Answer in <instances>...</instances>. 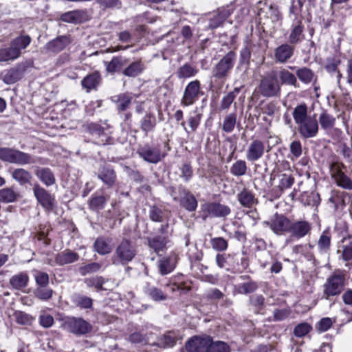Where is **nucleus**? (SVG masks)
<instances>
[{
    "label": "nucleus",
    "instance_id": "nucleus-54",
    "mask_svg": "<svg viewBox=\"0 0 352 352\" xmlns=\"http://www.w3.org/2000/svg\"><path fill=\"white\" fill-rule=\"evenodd\" d=\"M175 342L174 337L170 335H163L159 338L157 342H153L152 344L161 348H168L173 346Z\"/></svg>",
    "mask_w": 352,
    "mask_h": 352
},
{
    "label": "nucleus",
    "instance_id": "nucleus-11",
    "mask_svg": "<svg viewBox=\"0 0 352 352\" xmlns=\"http://www.w3.org/2000/svg\"><path fill=\"white\" fill-rule=\"evenodd\" d=\"M211 338L210 336H193L186 344L188 352H208Z\"/></svg>",
    "mask_w": 352,
    "mask_h": 352
},
{
    "label": "nucleus",
    "instance_id": "nucleus-21",
    "mask_svg": "<svg viewBox=\"0 0 352 352\" xmlns=\"http://www.w3.org/2000/svg\"><path fill=\"white\" fill-rule=\"evenodd\" d=\"M97 177L106 186L111 187L116 182V174L113 169L109 166H104L97 173Z\"/></svg>",
    "mask_w": 352,
    "mask_h": 352
},
{
    "label": "nucleus",
    "instance_id": "nucleus-9",
    "mask_svg": "<svg viewBox=\"0 0 352 352\" xmlns=\"http://www.w3.org/2000/svg\"><path fill=\"white\" fill-rule=\"evenodd\" d=\"M138 153L144 160L151 164L158 163L166 155L162 152L160 145L145 144L139 148Z\"/></svg>",
    "mask_w": 352,
    "mask_h": 352
},
{
    "label": "nucleus",
    "instance_id": "nucleus-16",
    "mask_svg": "<svg viewBox=\"0 0 352 352\" xmlns=\"http://www.w3.org/2000/svg\"><path fill=\"white\" fill-rule=\"evenodd\" d=\"M91 19L87 10H76L65 12L60 16L63 22H87Z\"/></svg>",
    "mask_w": 352,
    "mask_h": 352
},
{
    "label": "nucleus",
    "instance_id": "nucleus-62",
    "mask_svg": "<svg viewBox=\"0 0 352 352\" xmlns=\"http://www.w3.org/2000/svg\"><path fill=\"white\" fill-rule=\"evenodd\" d=\"M294 182V179L292 176L284 174L279 182L278 188L281 191L289 188L293 185Z\"/></svg>",
    "mask_w": 352,
    "mask_h": 352
},
{
    "label": "nucleus",
    "instance_id": "nucleus-15",
    "mask_svg": "<svg viewBox=\"0 0 352 352\" xmlns=\"http://www.w3.org/2000/svg\"><path fill=\"white\" fill-rule=\"evenodd\" d=\"M265 153V144L258 139L254 140L249 144L246 151V159L249 162H256L261 159Z\"/></svg>",
    "mask_w": 352,
    "mask_h": 352
},
{
    "label": "nucleus",
    "instance_id": "nucleus-30",
    "mask_svg": "<svg viewBox=\"0 0 352 352\" xmlns=\"http://www.w3.org/2000/svg\"><path fill=\"white\" fill-rule=\"evenodd\" d=\"M29 276L26 272H22L12 276L9 283L12 288L15 289H21L28 285Z\"/></svg>",
    "mask_w": 352,
    "mask_h": 352
},
{
    "label": "nucleus",
    "instance_id": "nucleus-57",
    "mask_svg": "<svg viewBox=\"0 0 352 352\" xmlns=\"http://www.w3.org/2000/svg\"><path fill=\"white\" fill-rule=\"evenodd\" d=\"M208 352H230V347L224 342H212L211 339V344L209 346Z\"/></svg>",
    "mask_w": 352,
    "mask_h": 352
},
{
    "label": "nucleus",
    "instance_id": "nucleus-36",
    "mask_svg": "<svg viewBox=\"0 0 352 352\" xmlns=\"http://www.w3.org/2000/svg\"><path fill=\"white\" fill-rule=\"evenodd\" d=\"M31 41V38L29 36H21L14 38L10 43V46L12 49H14L18 52V57L21 56V50L25 49Z\"/></svg>",
    "mask_w": 352,
    "mask_h": 352
},
{
    "label": "nucleus",
    "instance_id": "nucleus-31",
    "mask_svg": "<svg viewBox=\"0 0 352 352\" xmlns=\"http://www.w3.org/2000/svg\"><path fill=\"white\" fill-rule=\"evenodd\" d=\"M35 175L47 186L55 184V177L50 168H38L35 172Z\"/></svg>",
    "mask_w": 352,
    "mask_h": 352
},
{
    "label": "nucleus",
    "instance_id": "nucleus-7",
    "mask_svg": "<svg viewBox=\"0 0 352 352\" xmlns=\"http://www.w3.org/2000/svg\"><path fill=\"white\" fill-rule=\"evenodd\" d=\"M202 217L205 220L208 217L225 218L231 212L228 206L220 203H206L201 205Z\"/></svg>",
    "mask_w": 352,
    "mask_h": 352
},
{
    "label": "nucleus",
    "instance_id": "nucleus-8",
    "mask_svg": "<svg viewBox=\"0 0 352 352\" xmlns=\"http://www.w3.org/2000/svg\"><path fill=\"white\" fill-rule=\"evenodd\" d=\"M276 235L282 236L289 233L290 219L283 214L276 213L269 221L264 222Z\"/></svg>",
    "mask_w": 352,
    "mask_h": 352
},
{
    "label": "nucleus",
    "instance_id": "nucleus-13",
    "mask_svg": "<svg viewBox=\"0 0 352 352\" xmlns=\"http://www.w3.org/2000/svg\"><path fill=\"white\" fill-rule=\"evenodd\" d=\"M311 230V224L306 220H298L292 221L290 220V226L289 233L291 236L294 239H301L310 233Z\"/></svg>",
    "mask_w": 352,
    "mask_h": 352
},
{
    "label": "nucleus",
    "instance_id": "nucleus-59",
    "mask_svg": "<svg viewBox=\"0 0 352 352\" xmlns=\"http://www.w3.org/2000/svg\"><path fill=\"white\" fill-rule=\"evenodd\" d=\"M311 329V326L307 323L302 322L298 324L294 329V334L296 337H303L306 336Z\"/></svg>",
    "mask_w": 352,
    "mask_h": 352
},
{
    "label": "nucleus",
    "instance_id": "nucleus-20",
    "mask_svg": "<svg viewBox=\"0 0 352 352\" xmlns=\"http://www.w3.org/2000/svg\"><path fill=\"white\" fill-rule=\"evenodd\" d=\"M280 85L293 86L298 87V84L296 76L286 68H280L276 73Z\"/></svg>",
    "mask_w": 352,
    "mask_h": 352
},
{
    "label": "nucleus",
    "instance_id": "nucleus-46",
    "mask_svg": "<svg viewBox=\"0 0 352 352\" xmlns=\"http://www.w3.org/2000/svg\"><path fill=\"white\" fill-rule=\"evenodd\" d=\"M247 164L245 160H239L235 162L230 168V173L234 176H242L247 172Z\"/></svg>",
    "mask_w": 352,
    "mask_h": 352
},
{
    "label": "nucleus",
    "instance_id": "nucleus-4",
    "mask_svg": "<svg viewBox=\"0 0 352 352\" xmlns=\"http://www.w3.org/2000/svg\"><path fill=\"white\" fill-rule=\"evenodd\" d=\"M236 59V54L229 52L212 68V77L216 80H224L232 69Z\"/></svg>",
    "mask_w": 352,
    "mask_h": 352
},
{
    "label": "nucleus",
    "instance_id": "nucleus-27",
    "mask_svg": "<svg viewBox=\"0 0 352 352\" xmlns=\"http://www.w3.org/2000/svg\"><path fill=\"white\" fill-rule=\"evenodd\" d=\"M180 205L186 210L193 212L197 207V201L190 191L184 190L183 196L180 199Z\"/></svg>",
    "mask_w": 352,
    "mask_h": 352
},
{
    "label": "nucleus",
    "instance_id": "nucleus-45",
    "mask_svg": "<svg viewBox=\"0 0 352 352\" xmlns=\"http://www.w3.org/2000/svg\"><path fill=\"white\" fill-rule=\"evenodd\" d=\"M296 74L298 79L305 84L310 83L314 78V72L309 68L302 67L296 71Z\"/></svg>",
    "mask_w": 352,
    "mask_h": 352
},
{
    "label": "nucleus",
    "instance_id": "nucleus-6",
    "mask_svg": "<svg viewBox=\"0 0 352 352\" xmlns=\"http://www.w3.org/2000/svg\"><path fill=\"white\" fill-rule=\"evenodd\" d=\"M258 92L264 97H275L280 93V85L272 75L264 76L260 81Z\"/></svg>",
    "mask_w": 352,
    "mask_h": 352
},
{
    "label": "nucleus",
    "instance_id": "nucleus-40",
    "mask_svg": "<svg viewBox=\"0 0 352 352\" xmlns=\"http://www.w3.org/2000/svg\"><path fill=\"white\" fill-rule=\"evenodd\" d=\"M53 294V289L47 286L37 287L34 291L35 297L44 301H47L51 299Z\"/></svg>",
    "mask_w": 352,
    "mask_h": 352
},
{
    "label": "nucleus",
    "instance_id": "nucleus-3",
    "mask_svg": "<svg viewBox=\"0 0 352 352\" xmlns=\"http://www.w3.org/2000/svg\"><path fill=\"white\" fill-rule=\"evenodd\" d=\"M0 159L19 165L34 164L35 160L28 153L11 148L0 147Z\"/></svg>",
    "mask_w": 352,
    "mask_h": 352
},
{
    "label": "nucleus",
    "instance_id": "nucleus-51",
    "mask_svg": "<svg viewBox=\"0 0 352 352\" xmlns=\"http://www.w3.org/2000/svg\"><path fill=\"white\" fill-rule=\"evenodd\" d=\"M14 318L16 322L21 325H30L34 320V318L31 315L21 311H16Z\"/></svg>",
    "mask_w": 352,
    "mask_h": 352
},
{
    "label": "nucleus",
    "instance_id": "nucleus-48",
    "mask_svg": "<svg viewBox=\"0 0 352 352\" xmlns=\"http://www.w3.org/2000/svg\"><path fill=\"white\" fill-rule=\"evenodd\" d=\"M319 122L323 129H329L333 127L336 122V118L333 116L327 113L326 111H324L320 115Z\"/></svg>",
    "mask_w": 352,
    "mask_h": 352
},
{
    "label": "nucleus",
    "instance_id": "nucleus-47",
    "mask_svg": "<svg viewBox=\"0 0 352 352\" xmlns=\"http://www.w3.org/2000/svg\"><path fill=\"white\" fill-rule=\"evenodd\" d=\"M107 198L103 195H93L89 200L90 208L94 210H100L104 208Z\"/></svg>",
    "mask_w": 352,
    "mask_h": 352
},
{
    "label": "nucleus",
    "instance_id": "nucleus-52",
    "mask_svg": "<svg viewBox=\"0 0 352 352\" xmlns=\"http://www.w3.org/2000/svg\"><path fill=\"white\" fill-rule=\"evenodd\" d=\"M210 243L212 249L219 252L226 250L228 246V241L221 236L212 238Z\"/></svg>",
    "mask_w": 352,
    "mask_h": 352
},
{
    "label": "nucleus",
    "instance_id": "nucleus-49",
    "mask_svg": "<svg viewBox=\"0 0 352 352\" xmlns=\"http://www.w3.org/2000/svg\"><path fill=\"white\" fill-rule=\"evenodd\" d=\"M152 336V333L142 334L140 332L135 331L131 333L129 337V340L131 343L133 344H146L150 341V336Z\"/></svg>",
    "mask_w": 352,
    "mask_h": 352
},
{
    "label": "nucleus",
    "instance_id": "nucleus-37",
    "mask_svg": "<svg viewBox=\"0 0 352 352\" xmlns=\"http://www.w3.org/2000/svg\"><path fill=\"white\" fill-rule=\"evenodd\" d=\"M126 59L122 56H117L112 58L107 65L108 72L114 73L120 71L126 64Z\"/></svg>",
    "mask_w": 352,
    "mask_h": 352
},
{
    "label": "nucleus",
    "instance_id": "nucleus-56",
    "mask_svg": "<svg viewBox=\"0 0 352 352\" xmlns=\"http://www.w3.org/2000/svg\"><path fill=\"white\" fill-rule=\"evenodd\" d=\"M342 252L341 257L344 261H352V238L349 239V241L343 245L342 250H338V253Z\"/></svg>",
    "mask_w": 352,
    "mask_h": 352
},
{
    "label": "nucleus",
    "instance_id": "nucleus-23",
    "mask_svg": "<svg viewBox=\"0 0 352 352\" xmlns=\"http://www.w3.org/2000/svg\"><path fill=\"white\" fill-rule=\"evenodd\" d=\"M236 198L239 204L245 208H251L257 203L254 193L246 188L237 194Z\"/></svg>",
    "mask_w": 352,
    "mask_h": 352
},
{
    "label": "nucleus",
    "instance_id": "nucleus-33",
    "mask_svg": "<svg viewBox=\"0 0 352 352\" xmlns=\"http://www.w3.org/2000/svg\"><path fill=\"white\" fill-rule=\"evenodd\" d=\"M100 74L98 72H94L85 76L81 81V85L89 92L90 90L96 88L100 84Z\"/></svg>",
    "mask_w": 352,
    "mask_h": 352
},
{
    "label": "nucleus",
    "instance_id": "nucleus-32",
    "mask_svg": "<svg viewBox=\"0 0 352 352\" xmlns=\"http://www.w3.org/2000/svg\"><path fill=\"white\" fill-rule=\"evenodd\" d=\"M111 100L117 104L118 110L124 111L128 109L131 103L132 96L127 93L120 94L112 96Z\"/></svg>",
    "mask_w": 352,
    "mask_h": 352
},
{
    "label": "nucleus",
    "instance_id": "nucleus-63",
    "mask_svg": "<svg viewBox=\"0 0 352 352\" xmlns=\"http://www.w3.org/2000/svg\"><path fill=\"white\" fill-rule=\"evenodd\" d=\"M74 301L77 306L83 309H88L92 306V299L85 296L76 297Z\"/></svg>",
    "mask_w": 352,
    "mask_h": 352
},
{
    "label": "nucleus",
    "instance_id": "nucleus-1",
    "mask_svg": "<svg viewBox=\"0 0 352 352\" xmlns=\"http://www.w3.org/2000/svg\"><path fill=\"white\" fill-rule=\"evenodd\" d=\"M292 116L297 125L298 132L303 138H313L318 135V122L315 115L308 114V108L306 104L297 105L293 110Z\"/></svg>",
    "mask_w": 352,
    "mask_h": 352
},
{
    "label": "nucleus",
    "instance_id": "nucleus-60",
    "mask_svg": "<svg viewBox=\"0 0 352 352\" xmlns=\"http://www.w3.org/2000/svg\"><path fill=\"white\" fill-rule=\"evenodd\" d=\"M101 264L98 263H91L80 267L79 272L81 275L85 276L87 274L98 272L101 268Z\"/></svg>",
    "mask_w": 352,
    "mask_h": 352
},
{
    "label": "nucleus",
    "instance_id": "nucleus-24",
    "mask_svg": "<svg viewBox=\"0 0 352 352\" xmlns=\"http://www.w3.org/2000/svg\"><path fill=\"white\" fill-rule=\"evenodd\" d=\"M259 20H270L271 22H276L282 19L281 14L276 7L270 6L267 8V11L261 8L258 12Z\"/></svg>",
    "mask_w": 352,
    "mask_h": 352
},
{
    "label": "nucleus",
    "instance_id": "nucleus-14",
    "mask_svg": "<svg viewBox=\"0 0 352 352\" xmlns=\"http://www.w3.org/2000/svg\"><path fill=\"white\" fill-rule=\"evenodd\" d=\"M34 195L38 202L46 210H52L54 207V197L38 184L33 188Z\"/></svg>",
    "mask_w": 352,
    "mask_h": 352
},
{
    "label": "nucleus",
    "instance_id": "nucleus-53",
    "mask_svg": "<svg viewBox=\"0 0 352 352\" xmlns=\"http://www.w3.org/2000/svg\"><path fill=\"white\" fill-rule=\"evenodd\" d=\"M302 2L300 0H291L289 8V16L292 21L298 20V16L301 12Z\"/></svg>",
    "mask_w": 352,
    "mask_h": 352
},
{
    "label": "nucleus",
    "instance_id": "nucleus-35",
    "mask_svg": "<svg viewBox=\"0 0 352 352\" xmlns=\"http://www.w3.org/2000/svg\"><path fill=\"white\" fill-rule=\"evenodd\" d=\"M156 125V119L153 114H146L140 122V127L145 134L154 130Z\"/></svg>",
    "mask_w": 352,
    "mask_h": 352
},
{
    "label": "nucleus",
    "instance_id": "nucleus-22",
    "mask_svg": "<svg viewBox=\"0 0 352 352\" xmlns=\"http://www.w3.org/2000/svg\"><path fill=\"white\" fill-rule=\"evenodd\" d=\"M70 38L67 36H60L50 41L45 48L52 52H59L64 50L70 43Z\"/></svg>",
    "mask_w": 352,
    "mask_h": 352
},
{
    "label": "nucleus",
    "instance_id": "nucleus-28",
    "mask_svg": "<svg viewBox=\"0 0 352 352\" xmlns=\"http://www.w3.org/2000/svg\"><path fill=\"white\" fill-rule=\"evenodd\" d=\"M145 69V65L141 60L131 63L122 72V74L128 77H136L141 74Z\"/></svg>",
    "mask_w": 352,
    "mask_h": 352
},
{
    "label": "nucleus",
    "instance_id": "nucleus-2",
    "mask_svg": "<svg viewBox=\"0 0 352 352\" xmlns=\"http://www.w3.org/2000/svg\"><path fill=\"white\" fill-rule=\"evenodd\" d=\"M136 250L129 240L124 239L116 248L111 260L115 265H126L131 262L136 255Z\"/></svg>",
    "mask_w": 352,
    "mask_h": 352
},
{
    "label": "nucleus",
    "instance_id": "nucleus-64",
    "mask_svg": "<svg viewBox=\"0 0 352 352\" xmlns=\"http://www.w3.org/2000/svg\"><path fill=\"white\" fill-rule=\"evenodd\" d=\"M335 181L339 186L349 190L352 189V181L344 173L338 176Z\"/></svg>",
    "mask_w": 352,
    "mask_h": 352
},
{
    "label": "nucleus",
    "instance_id": "nucleus-10",
    "mask_svg": "<svg viewBox=\"0 0 352 352\" xmlns=\"http://www.w3.org/2000/svg\"><path fill=\"white\" fill-rule=\"evenodd\" d=\"M64 326L71 333L76 335L88 333L92 329L91 324L82 318H67L65 321Z\"/></svg>",
    "mask_w": 352,
    "mask_h": 352
},
{
    "label": "nucleus",
    "instance_id": "nucleus-42",
    "mask_svg": "<svg viewBox=\"0 0 352 352\" xmlns=\"http://www.w3.org/2000/svg\"><path fill=\"white\" fill-rule=\"evenodd\" d=\"M145 294L154 301H162L167 299L166 294L155 287H146Z\"/></svg>",
    "mask_w": 352,
    "mask_h": 352
},
{
    "label": "nucleus",
    "instance_id": "nucleus-43",
    "mask_svg": "<svg viewBox=\"0 0 352 352\" xmlns=\"http://www.w3.org/2000/svg\"><path fill=\"white\" fill-rule=\"evenodd\" d=\"M232 10L226 8L224 7L219 8L216 12L212 13V17L208 20L213 22H224L228 16L231 14Z\"/></svg>",
    "mask_w": 352,
    "mask_h": 352
},
{
    "label": "nucleus",
    "instance_id": "nucleus-34",
    "mask_svg": "<svg viewBox=\"0 0 352 352\" xmlns=\"http://www.w3.org/2000/svg\"><path fill=\"white\" fill-rule=\"evenodd\" d=\"M331 236L329 231L324 230L320 236L318 242L317 247L318 251L321 254H327L331 248Z\"/></svg>",
    "mask_w": 352,
    "mask_h": 352
},
{
    "label": "nucleus",
    "instance_id": "nucleus-50",
    "mask_svg": "<svg viewBox=\"0 0 352 352\" xmlns=\"http://www.w3.org/2000/svg\"><path fill=\"white\" fill-rule=\"evenodd\" d=\"M258 287L256 283L249 281L239 284L235 286L236 291L242 294H248L254 292Z\"/></svg>",
    "mask_w": 352,
    "mask_h": 352
},
{
    "label": "nucleus",
    "instance_id": "nucleus-25",
    "mask_svg": "<svg viewBox=\"0 0 352 352\" xmlns=\"http://www.w3.org/2000/svg\"><path fill=\"white\" fill-rule=\"evenodd\" d=\"M94 247L95 250L101 255L109 254L113 250L111 240L103 236L96 239Z\"/></svg>",
    "mask_w": 352,
    "mask_h": 352
},
{
    "label": "nucleus",
    "instance_id": "nucleus-5",
    "mask_svg": "<svg viewBox=\"0 0 352 352\" xmlns=\"http://www.w3.org/2000/svg\"><path fill=\"white\" fill-rule=\"evenodd\" d=\"M344 287V276L334 274L329 276L323 285V298L328 300L331 296L339 295Z\"/></svg>",
    "mask_w": 352,
    "mask_h": 352
},
{
    "label": "nucleus",
    "instance_id": "nucleus-26",
    "mask_svg": "<svg viewBox=\"0 0 352 352\" xmlns=\"http://www.w3.org/2000/svg\"><path fill=\"white\" fill-rule=\"evenodd\" d=\"M78 258L79 255L77 253L70 250H65L56 255L55 261L57 264L64 265L72 263L78 261Z\"/></svg>",
    "mask_w": 352,
    "mask_h": 352
},
{
    "label": "nucleus",
    "instance_id": "nucleus-29",
    "mask_svg": "<svg viewBox=\"0 0 352 352\" xmlns=\"http://www.w3.org/2000/svg\"><path fill=\"white\" fill-rule=\"evenodd\" d=\"M12 177L20 185L24 186L30 184L32 176L27 170L18 168L12 172Z\"/></svg>",
    "mask_w": 352,
    "mask_h": 352
},
{
    "label": "nucleus",
    "instance_id": "nucleus-18",
    "mask_svg": "<svg viewBox=\"0 0 352 352\" xmlns=\"http://www.w3.org/2000/svg\"><path fill=\"white\" fill-rule=\"evenodd\" d=\"M147 242L149 248L153 250L155 253L159 254L160 252H162L166 248L169 239L168 235H157L153 237H148Z\"/></svg>",
    "mask_w": 352,
    "mask_h": 352
},
{
    "label": "nucleus",
    "instance_id": "nucleus-39",
    "mask_svg": "<svg viewBox=\"0 0 352 352\" xmlns=\"http://www.w3.org/2000/svg\"><path fill=\"white\" fill-rule=\"evenodd\" d=\"M198 72V69L190 64L186 63L181 66L177 72L179 78H188L195 76Z\"/></svg>",
    "mask_w": 352,
    "mask_h": 352
},
{
    "label": "nucleus",
    "instance_id": "nucleus-17",
    "mask_svg": "<svg viewBox=\"0 0 352 352\" xmlns=\"http://www.w3.org/2000/svg\"><path fill=\"white\" fill-rule=\"evenodd\" d=\"M177 256L175 254H170L167 257H163L157 261V267L159 272L162 276L172 272L177 265Z\"/></svg>",
    "mask_w": 352,
    "mask_h": 352
},
{
    "label": "nucleus",
    "instance_id": "nucleus-41",
    "mask_svg": "<svg viewBox=\"0 0 352 352\" xmlns=\"http://www.w3.org/2000/svg\"><path fill=\"white\" fill-rule=\"evenodd\" d=\"M18 197L19 195L12 188H5L0 190V202H14Z\"/></svg>",
    "mask_w": 352,
    "mask_h": 352
},
{
    "label": "nucleus",
    "instance_id": "nucleus-58",
    "mask_svg": "<svg viewBox=\"0 0 352 352\" xmlns=\"http://www.w3.org/2000/svg\"><path fill=\"white\" fill-rule=\"evenodd\" d=\"M302 26L298 25L295 26L290 33L289 41L291 44H296L302 38Z\"/></svg>",
    "mask_w": 352,
    "mask_h": 352
},
{
    "label": "nucleus",
    "instance_id": "nucleus-44",
    "mask_svg": "<svg viewBox=\"0 0 352 352\" xmlns=\"http://www.w3.org/2000/svg\"><path fill=\"white\" fill-rule=\"evenodd\" d=\"M18 58L17 51L10 45L9 47L0 49V62L12 61Z\"/></svg>",
    "mask_w": 352,
    "mask_h": 352
},
{
    "label": "nucleus",
    "instance_id": "nucleus-38",
    "mask_svg": "<svg viewBox=\"0 0 352 352\" xmlns=\"http://www.w3.org/2000/svg\"><path fill=\"white\" fill-rule=\"evenodd\" d=\"M236 123V113L227 114L223 121L222 130L226 133H231L234 131Z\"/></svg>",
    "mask_w": 352,
    "mask_h": 352
},
{
    "label": "nucleus",
    "instance_id": "nucleus-12",
    "mask_svg": "<svg viewBox=\"0 0 352 352\" xmlns=\"http://www.w3.org/2000/svg\"><path fill=\"white\" fill-rule=\"evenodd\" d=\"M201 85L197 80L190 82L186 87L181 104L184 106H189L195 103L198 99Z\"/></svg>",
    "mask_w": 352,
    "mask_h": 352
},
{
    "label": "nucleus",
    "instance_id": "nucleus-61",
    "mask_svg": "<svg viewBox=\"0 0 352 352\" xmlns=\"http://www.w3.org/2000/svg\"><path fill=\"white\" fill-rule=\"evenodd\" d=\"M34 278L37 287L47 286L49 283V275L45 272L36 271Z\"/></svg>",
    "mask_w": 352,
    "mask_h": 352
},
{
    "label": "nucleus",
    "instance_id": "nucleus-19",
    "mask_svg": "<svg viewBox=\"0 0 352 352\" xmlns=\"http://www.w3.org/2000/svg\"><path fill=\"white\" fill-rule=\"evenodd\" d=\"M294 47L288 44L278 46L274 52L275 60L279 63H286L294 54Z\"/></svg>",
    "mask_w": 352,
    "mask_h": 352
},
{
    "label": "nucleus",
    "instance_id": "nucleus-55",
    "mask_svg": "<svg viewBox=\"0 0 352 352\" xmlns=\"http://www.w3.org/2000/svg\"><path fill=\"white\" fill-rule=\"evenodd\" d=\"M236 254H217L215 258L216 263L219 268L228 266L229 259L234 260Z\"/></svg>",
    "mask_w": 352,
    "mask_h": 352
}]
</instances>
